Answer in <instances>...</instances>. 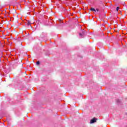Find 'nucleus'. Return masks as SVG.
I'll use <instances>...</instances> for the list:
<instances>
[{
  "label": "nucleus",
  "instance_id": "obj_5",
  "mask_svg": "<svg viewBox=\"0 0 127 127\" xmlns=\"http://www.w3.org/2000/svg\"><path fill=\"white\" fill-rule=\"evenodd\" d=\"M119 9H120V7H117L116 8V10H117V11H119Z\"/></svg>",
  "mask_w": 127,
  "mask_h": 127
},
{
  "label": "nucleus",
  "instance_id": "obj_6",
  "mask_svg": "<svg viewBox=\"0 0 127 127\" xmlns=\"http://www.w3.org/2000/svg\"><path fill=\"white\" fill-rule=\"evenodd\" d=\"M36 64L37 65H39V64H40V63L39 62H37Z\"/></svg>",
  "mask_w": 127,
  "mask_h": 127
},
{
  "label": "nucleus",
  "instance_id": "obj_3",
  "mask_svg": "<svg viewBox=\"0 0 127 127\" xmlns=\"http://www.w3.org/2000/svg\"><path fill=\"white\" fill-rule=\"evenodd\" d=\"M27 24L28 26H29V25L30 26V24H31V22H30L29 20H28Z\"/></svg>",
  "mask_w": 127,
  "mask_h": 127
},
{
  "label": "nucleus",
  "instance_id": "obj_8",
  "mask_svg": "<svg viewBox=\"0 0 127 127\" xmlns=\"http://www.w3.org/2000/svg\"><path fill=\"white\" fill-rule=\"evenodd\" d=\"M97 11H99V9H96Z\"/></svg>",
  "mask_w": 127,
  "mask_h": 127
},
{
  "label": "nucleus",
  "instance_id": "obj_2",
  "mask_svg": "<svg viewBox=\"0 0 127 127\" xmlns=\"http://www.w3.org/2000/svg\"><path fill=\"white\" fill-rule=\"evenodd\" d=\"M79 36L81 38H83V37L85 36V33H84V31L82 32V33H79Z\"/></svg>",
  "mask_w": 127,
  "mask_h": 127
},
{
  "label": "nucleus",
  "instance_id": "obj_1",
  "mask_svg": "<svg viewBox=\"0 0 127 127\" xmlns=\"http://www.w3.org/2000/svg\"><path fill=\"white\" fill-rule=\"evenodd\" d=\"M96 122H97V119H96V118H94L91 120L90 124H94V123H96Z\"/></svg>",
  "mask_w": 127,
  "mask_h": 127
},
{
  "label": "nucleus",
  "instance_id": "obj_7",
  "mask_svg": "<svg viewBox=\"0 0 127 127\" xmlns=\"http://www.w3.org/2000/svg\"><path fill=\"white\" fill-rule=\"evenodd\" d=\"M119 102H120V100H117V103H119Z\"/></svg>",
  "mask_w": 127,
  "mask_h": 127
},
{
  "label": "nucleus",
  "instance_id": "obj_4",
  "mask_svg": "<svg viewBox=\"0 0 127 127\" xmlns=\"http://www.w3.org/2000/svg\"><path fill=\"white\" fill-rule=\"evenodd\" d=\"M90 10L92 11H96V9H95L94 8H91Z\"/></svg>",
  "mask_w": 127,
  "mask_h": 127
}]
</instances>
